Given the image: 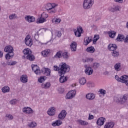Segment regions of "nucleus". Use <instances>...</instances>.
<instances>
[{"label": "nucleus", "instance_id": "nucleus-30", "mask_svg": "<svg viewBox=\"0 0 128 128\" xmlns=\"http://www.w3.org/2000/svg\"><path fill=\"white\" fill-rule=\"evenodd\" d=\"M50 83L48 82L46 83L45 84H42V88H45V89L50 88Z\"/></svg>", "mask_w": 128, "mask_h": 128}, {"label": "nucleus", "instance_id": "nucleus-17", "mask_svg": "<svg viewBox=\"0 0 128 128\" xmlns=\"http://www.w3.org/2000/svg\"><path fill=\"white\" fill-rule=\"evenodd\" d=\"M76 42H72L70 45V50L72 52H76Z\"/></svg>", "mask_w": 128, "mask_h": 128}, {"label": "nucleus", "instance_id": "nucleus-54", "mask_svg": "<svg viewBox=\"0 0 128 128\" xmlns=\"http://www.w3.org/2000/svg\"><path fill=\"white\" fill-rule=\"evenodd\" d=\"M115 79L118 82H120L122 81V77L120 78L118 75L115 76Z\"/></svg>", "mask_w": 128, "mask_h": 128}, {"label": "nucleus", "instance_id": "nucleus-57", "mask_svg": "<svg viewBox=\"0 0 128 128\" xmlns=\"http://www.w3.org/2000/svg\"><path fill=\"white\" fill-rule=\"evenodd\" d=\"M34 72L36 74H40V69L39 68L38 70H36Z\"/></svg>", "mask_w": 128, "mask_h": 128}, {"label": "nucleus", "instance_id": "nucleus-63", "mask_svg": "<svg viewBox=\"0 0 128 128\" xmlns=\"http://www.w3.org/2000/svg\"><path fill=\"white\" fill-rule=\"evenodd\" d=\"M116 2H119L120 4H122V0H114Z\"/></svg>", "mask_w": 128, "mask_h": 128}, {"label": "nucleus", "instance_id": "nucleus-42", "mask_svg": "<svg viewBox=\"0 0 128 128\" xmlns=\"http://www.w3.org/2000/svg\"><path fill=\"white\" fill-rule=\"evenodd\" d=\"M46 77L45 76H40L38 79V82H44V80H46Z\"/></svg>", "mask_w": 128, "mask_h": 128}, {"label": "nucleus", "instance_id": "nucleus-1", "mask_svg": "<svg viewBox=\"0 0 128 128\" xmlns=\"http://www.w3.org/2000/svg\"><path fill=\"white\" fill-rule=\"evenodd\" d=\"M60 71L58 72L60 78V82L62 84L64 82H66V80H68V78L66 76H64V74H66V72H68L70 70V66L66 64L64 62H61L60 64Z\"/></svg>", "mask_w": 128, "mask_h": 128}, {"label": "nucleus", "instance_id": "nucleus-47", "mask_svg": "<svg viewBox=\"0 0 128 128\" xmlns=\"http://www.w3.org/2000/svg\"><path fill=\"white\" fill-rule=\"evenodd\" d=\"M55 36L58 38H60V36H62V32L56 30L55 32Z\"/></svg>", "mask_w": 128, "mask_h": 128}, {"label": "nucleus", "instance_id": "nucleus-19", "mask_svg": "<svg viewBox=\"0 0 128 128\" xmlns=\"http://www.w3.org/2000/svg\"><path fill=\"white\" fill-rule=\"evenodd\" d=\"M62 124V122L60 120H56L55 122H52V126H58Z\"/></svg>", "mask_w": 128, "mask_h": 128}, {"label": "nucleus", "instance_id": "nucleus-7", "mask_svg": "<svg viewBox=\"0 0 128 128\" xmlns=\"http://www.w3.org/2000/svg\"><path fill=\"white\" fill-rule=\"evenodd\" d=\"M86 98L88 100H94L96 98V94L94 93H88L86 94Z\"/></svg>", "mask_w": 128, "mask_h": 128}, {"label": "nucleus", "instance_id": "nucleus-61", "mask_svg": "<svg viewBox=\"0 0 128 128\" xmlns=\"http://www.w3.org/2000/svg\"><path fill=\"white\" fill-rule=\"evenodd\" d=\"M92 42H93L94 44H96V42H98V39H96V38H94Z\"/></svg>", "mask_w": 128, "mask_h": 128}, {"label": "nucleus", "instance_id": "nucleus-62", "mask_svg": "<svg viewBox=\"0 0 128 128\" xmlns=\"http://www.w3.org/2000/svg\"><path fill=\"white\" fill-rule=\"evenodd\" d=\"M16 64V62L12 61L11 66H14Z\"/></svg>", "mask_w": 128, "mask_h": 128}, {"label": "nucleus", "instance_id": "nucleus-40", "mask_svg": "<svg viewBox=\"0 0 128 128\" xmlns=\"http://www.w3.org/2000/svg\"><path fill=\"white\" fill-rule=\"evenodd\" d=\"M62 51H59L56 52V54L54 56V58H62Z\"/></svg>", "mask_w": 128, "mask_h": 128}, {"label": "nucleus", "instance_id": "nucleus-48", "mask_svg": "<svg viewBox=\"0 0 128 128\" xmlns=\"http://www.w3.org/2000/svg\"><path fill=\"white\" fill-rule=\"evenodd\" d=\"M61 20H62L60 18H54L52 20V22H56V24H60Z\"/></svg>", "mask_w": 128, "mask_h": 128}, {"label": "nucleus", "instance_id": "nucleus-21", "mask_svg": "<svg viewBox=\"0 0 128 128\" xmlns=\"http://www.w3.org/2000/svg\"><path fill=\"white\" fill-rule=\"evenodd\" d=\"M110 12H119L120 6H114V7L110 8Z\"/></svg>", "mask_w": 128, "mask_h": 128}, {"label": "nucleus", "instance_id": "nucleus-31", "mask_svg": "<svg viewBox=\"0 0 128 128\" xmlns=\"http://www.w3.org/2000/svg\"><path fill=\"white\" fill-rule=\"evenodd\" d=\"M10 87L5 86L2 88V92L6 94V92H10Z\"/></svg>", "mask_w": 128, "mask_h": 128}, {"label": "nucleus", "instance_id": "nucleus-51", "mask_svg": "<svg viewBox=\"0 0 128 128\" xmlns=\"http://www.w3.org/2000/svg\"><path fill=\"white\" fill-rule=\"evenodd\" d=\"M48 11L50 14H55V12H56V10L54 8H52L51 10H48Z\"/></svg>", "mask_w": 128, "mask_h": 128}, {"label": "nucleus", "instance_id": "nucleus-45", "mask_svg": "<svg viewBox=\"0 0 128 128\" xmlns=\"http://www.w3.org/2000/svg\"><path fill=\"white\" fill-rule=\"evenodd\" d=\"M60 64L59 65V67L56 66H54V70H56V72H60Z\"/></svg>", "mask_w": 128, "mask_h": 128}, {"label": "nucleus", "instance_id": "nucleus-9", "mask_svg": "<svg viewBox=\"0 0 128 128\" xmlns=\"http://www.w3.org/2000/svg\"><path fill=\"white\" fill-rule=\"evenodd\" d=\"M120 82L125 84L126 86H128V76L124 75L121 76V81Z\"/></svg>", "mask_w": 128, "mask_h": 128}, {"label": "nucleus", "instance_id": "nucleus-28", "mask_svg": "<svg viewBox=\"0 0 128 128\" xmlns=\"http://www.w3.org/2000/svg\"><path fill=\"white\" fill-rule=\"evenodd\" d=\"M62 58L64 60H68V58H70V54L68 52H64L62 53Z\"/></svg>", "mask_w": 128, "mask_h": 128}, {"label": "nucleus", "instance_id": "nucleus-64", "mask_svg": "<svg viewBox=\"0 0 128 128\" xmlns=\"http://www.w3.org/2000/svg\"><path fill=\"white\" fill-rule=\"evenodd\" d=\"M2 64L4 66V68H6V62H2Z\"/></svg>", "mask_w": 128, "mask_h": 128}, {"label": "nucleus", "instance_id": "nucleus-22", "mask_svg": "<svg viewBox=\"0 0 128 128\" xmlns=\"http://www.w3.org/2000/svg\"><path fill=\"white\" fill-rule=\"evenodd\" d=\"M114 126V122H109L106 124L104 126V128H112Z\"/></svg>", "mask_w": 128, "mask_h": 128}, {"label": "nucleus", "instance_id": "nucleus-13", "mask_svg": "<svg viewBox=\"0 0 128 128\" xmlns=\"http://www.w3.org/2000/svg\"><path fill=\"white\" fill-rule=\"evenodd\" d=\"M106 122V118L102 117L99 118L96 122V124L98 126H104V124Z\"/></svg>", "mask_w": 128, "mask_h": 128}, {"label": "nucleus", "instance_id": "nucleus-33", "mask_svg": "<svg viewBox=\"0 0 128 128\" xmlns=\"http://www.w3.org/2000/svg\"><path fill=\"white\" fill-rule=\"evenodd\" d=\"M108 34L110 38H114V36H116V32L114 31H111L110 32H108Z\"/></svg>", "mask_w": 128, "mask_h": 128}, {"label": "nucleus", "instance_id": "nucleus-58", "mask_svg": "<svg viewBox=\"0 0 128 128\" xmlns=\"http://www.w3.org/2000/svg\"><path fill=\"white\" fill-rule=\"evenodd\" d=\"M94 116L93 115H91L90 114H89V116H88V120H94Z\"/></svg>", "mask_w": 128, "mask_h": 128}, {"label": "nucleus", "instance_id": "nucleus-46", "mask_svg": "<svg viewBox=\"0 0 128 128\" xmlns=\"http://www.w3.org/2000/svg\"><path fill=\"white\" fill-rule=\"evenodd\" d=\"M32 70H34V72L40 68V67H38V66L37 65H32Z\"/></svg>", "mask_w": 128, "mask_h": 128}, {"label": "nucleus", "instance_id": "nucleus-43", "mask_svg": "<svg viewBox=\"0 0 128 128\" xmlns=\"http://www.w3.org/2000/svg\"><path fill=\"white\" fill-rule=\"evenodd\" d=\"M99 94H102L104 96L106 94V91L104 89H100L99 90Z\"/></svg>", "mask_w": 128, "mask_h": 128}, {"label": "nucleus", "instance_id": "nucleus-26", "mask_svg": "<svg viewBox=\"0 0 128 128\" xmlns=\"http://www.w3.org/2000/svg\"><path fill=\"white\" fill-rule=\"evenodd\" d=\"M94 50H96L94 46L88 47L86 49V52H90V54H94Z\"/></svg>", "mask_w": 128, "mask_h": 128}, {"label": "nucleus", "instance_id": "nucleus-27", "mask_svg": "<svg viewBox=\"0 0 128 128\" xmlns=\"http://www.w3.org/2000/svg\"><path fill=\"white\" fill-rule=\"evenodd\" d=\"M116 40L118 42H122L124 40V36L118 34Z\"/></svg>", "mask_w": 128, "mask_h": 128}, {"label": "nucleus", "instance_id": "nucleus-12", "mask_svg": "<svg viewBox=\"0 0 128 128\" xmlns=\"http://www.w3.org/2000/svg\"><path fill=\"white\" fill-rule=\"evenodd\" d=\"M116 48H118V46L116 44H109L108 47V49L112 52L116 50Z\"/></svg>", "mask_w": 128, "mask_h": 128}, {"label": "nucleus", "instance_id": "nucleus-32", "mask_svg": "<svg viewBox=\"0 0 128 128\" xmlns=\"http://www.w3.org/2000/svg\"><path fill=\"white\" fill-rule=\"evenodd\" d=\"M46 22V20L44 19V18L41 16V18L38 19L36 24H42L43 22Z\"/></svg>", "mask_w": 128, "mask_h": 128}, {"label": "nucleus", "instance_id": "nucleus-11", "mask_svg": "<svg viewBox=\"0 0 128 128\" xmlns=\"http://www.w3.org/2000/svg\"><path fill=\"white\" fill-rule=\"evenodd\" d=\"M4 50L8 54H12L14 52V48L11 46H8L4 48Z\"/></svg>", "mask_w": 128, "mask_h": 128}, {"label": "nucleus", "instance_id": "nucleus-8", "mask_svg": "<svg viewBox=\"0 0 128 128\" xmlns=\"http://www.w3.org/2000/svg\"><path fill=\"white\" fill-rule=\"evenodd\" d=\"M66 116V110L61 111L58 116V118L60 120H64Z\"/></svg>", "mask_w": 128, "mask_h": 128}, {"label": "nucleus", "instance_id": "nucleus-37", "mask_svg": "<svg viewBox=\"0 0 128 128\" xmlns=\"http://www.w3.org/2000/svg\"><path fill=\"white\" fill-rule=\"evenodd\" d=\"M112 56H114V58H118V56H120V52L118 51H116V50L112 52Z\"/></svg>", "mask_w": 128, "mask_h": 128}, {"label": "nucleus", "instance_id": "nucleus-10", "mask_svg": "<svg viewBox=\"0 0 128 128\" xmlns=\"http://www.w3.org/2000/svg\"><path fill=\"white\" fill-rule=\"evenodd\" d=\"M56 6H58V4H50L48 3V4L46 6V8L47 10H52V8H54Z\"/></svg>", "mask_w": 128, "mask_h": 128}, {"label": "nucleus", "instance_id": "nucleus-24", "mask_svg": "<svg viewBox=\"0 0 128 128\" xmlns=\"http://www.w3.org/2000/svg\"><path fill=\"white\" fill-rule=\"evenodd\" d=\"M26 58H27V60H28L30 62H34V60L35 58H34V56L31 53L29 55H27L26 56Z\"/></svg>", "mask_w": 128, "mask_h": 128}, {"label": "nucleus", "instance_id": "nucleus-49", "mask_svg": "<svg viewBox=\"0 0 128 128\" xmlns=\"http://www.w3.org/2000/svg\"><path fill=\"white\" fill-rule=\"evenodd\" d=\"M6 118H8V119L10 120H13V119H14V116H12V115L10 114H6Z\"/></svg>", "mask_w": 128, "mask_h": 128}, {"label": "nucleus", "instance_id": "nucleus-41", "mask_svg": "<svg viewBox=\"0 0 128 128\" xmlns=\"http://www.w3.org/2000/svg\"><path fill=\"white\" fill-rule=\"evenodd\" d=\"M88 40H90V37H86L84 39V46H88V44H90V42Z\"/></svg>", "mask_w": 128, "mask_h": 128}, {"label": "nucleus", "instance_id": "nucleus-60", "mask_svg": "<svg viewBox=\"0 0 128 128\" xmlns=\"http://www.w3.org/2000/svg\"><path fill=\"white\" fill-rule=\"evenodd\" d=\"M94 38H96V40H100V36L99 35H94Z\"/></svg>", "mask_w": 128, "mask_h": 128}, {"label": "nucleus", "instance_id": "nucleus-25", "mask_svg": "<svg viewBox=\"0 0 128 128\" xmlns=\"http://www.w3.org/2000/svg\"><path fill=\"white\" fill-rule=\"evenodd\" d=\"M23 54H24V58H26V56H29L32 54V51L30 49H24L23 50Z\"/></svg>", "mask_w": 128, "mask_h": 128}, {"label": "nucleus", "instance_id": "nucleus-56", "mask_svg": "<svg viewBox=\"0 0 128 128\" xmlns=\"http://www.w3.org/2000/svg\"><path fill=\"white\" fill-rule=\"evenodd\" d=\"M58 92L60 94H62L64 92V88H58Z\"/></svg>", "mask_w": 128, "mask_h": 128}, {"label": "nucleus", "instance_id": "nucleus-53", "mask_svg": "<svg viewBox=\"0 0 128 128\" xmlns=\"http://www.w3.org/2000/svg\"><path fill=\"white\" fill-rule=\"evenodd\" d=\"M41 16L44 20H46V18H48V15L46 13H43L42 14Z\"/></svg>", "mask_w": 128, "mask_h": 128}, {"label": "nucleus", "instance_id": "nucleus-35", "mask_svg": "<svg viewBox=\"0 0 128 128\" xmlns=\"http://www.w3.org/2000/svg\"><path fill=\"white\" fill-rule=\"evenodd\" d=\"M79 82L80 84H81L82 86L84 85L86 82V80L84 77L80 78L79 80Z\"/></svg>", "mask_w": 128, "mask_h": 128}, {"label": "nucleus", "instance_id": "nucleus-55", "mask_svg": "<svg viewBox=\"0 0 128 128\" xmlns=\"http://www.w3.org/2000/svg\"><path fill=\"white\" fill-rule=\"evenodd\" d=\"M10 104H16V99L12 100L10 101Z\"/></svg>", "mask_w": 128, "mask_h": 128}, {"label": "nucleus", "instance_id": "nucleus-18", "mask_svg": "<svg viewBox=\"0 0 128 128\" xmlns=\"http://www.w3.org/2000/svg\"><path fill=\"white\" fill-rule=\"evenodd\" d=\"M47 112L49 116H54L56 114V108L54 107H52L48 110Z\"/></svg>", "mask_w": 128, "mask_h": 128}, {"label": "nucleus", "instance_id": "nucleus-4", "mask_svg": "<svg viewBox=\"0 0 128 128\" xmlns=\"http://www.w3.org/2000/svg\"><path fill=\"white\" fill-rule=\"evenodd\" d=\"M74 32L76 36L80 38L82 36V34L84 33V30H82V28L81 26L77 27L76 29L74 30Z\"/></svg>", "mask_w": 128, "mask_h": 128}, {"label": "nucleus", "instance_id": "nucleus-2", "mask_svg": "<svg viewBox=\"0 0 128 128\" xmlns=\"http://www.w3.org/2000/svg\"><path fill=\"white\" fill-rule=\"evenodd\" d=\"M94 4V0H84L83 4V8L84 10H88L90 8H92Z\"/></svg>", "mask_w": 128, "mask_h": 128}, {"label": "nucleus", "instance_id": "nucleus-36", "mask_svg": "<svg viewBox=\"0 0 128 128\" xmlns=\"http://www.w3.org/2000/svg\"><path fill=\"white\" fill-rule=\"evenodd\" d=\"M120 62L116 64L114 66L116 70H117L118 72V70H120Z\"/></svg>", "mask_w": 128, "mask_h": 128}, {"label": "nucleus", "instance_id": "nucleus-52", "mask_svg": "<svg viewBox=\"0 0 128 128\" xmlns=\"http://www.w3.org/2000/svg\"><path fill=\"white\" fill-rule=\"evenodd\" d=\"M94 62V58H86L85 60V62Z\"/></svg>", "mask_w": 128, "mask_h": 128}, {"label": "nucleus", "instance_id": "nucleus-59", "mask_svg": "<svg viewBox=\"0 0 128 128\" xmlns=\"http://www.w3.org/2000/svg\"><path fill=\"white\" fill-rule=\"evenodd\" d=\"M124 44H128V35H127L124 39Z\"/></svg>", "mask_w": 128, "mask_h": 128}, {"label": "nucleus", "instance_id": "nucleus-5", "mask_svg": "<svg viewBox=\"0 0 128 128\" xmlns=\"http://www.w3.org/2000/svg\"><path fill=\"white\" fill-rule=\"evenodd\" d=\"M84 68H86L84 72L88 76H90L94 72V70L92 67L88 66V65H84Z\"/></svg>", "mask_w": 128, "mask_h": 128}, {"label": "nucleus", "instance_id": "nucleus-16", "mask_svg": "<svg viewBox=\"0 0 128 128\" xmlns=\"http://www.w3.org/2000/svg\"><path fill=\"white\" fill-rule=\"evenodd\" d=\"M24 18L26 22H35L36 20V18H34V17L30 16H25Z\"/></svg>", "mask_w": 128, "mask_h": 128}, {"label": "nucleus", "instance_id": "nucleus-39", "mask_svg": "<svg viewBox=\"0 0 128 128\" xmlns=\"http://www.w3.org/2000/svg\"><path fill=\"white\" fill-rule=\"evenodd\" d=\"M28 126H29V128H36V123L34 122H32L30 123H28Z\"/></svg>", "mask_w": 128, "mask_h": 128}, {"label": "nucleus", "instance_id": "nucleus-20", "mask_svg": "<svg viewBox=\"0 0 128 128\" xmlns=\"http://www.w3.org/2000/svg\"><path fill=\"white\" fill-rule=\"evenodd\" d=\"M50 50L48 49L42 52V56H44V58H46L48 56V54H50Z\"/></svg>", "mask_w": 128, "mask_h": 128}, {"label": "nucleus", "instance_id": "nucleus-44", "mask_svg": "<svg viewBox=\"0 0 128 128\" xmlns=\"http://www.w3.org/2000/svg\"><path fill=\"white\" fill-rule=\"evenodd\" d=\"M128 96L126 94H124L122 98V102H126V100H128Z\"/></svg>", "mask_w": 128, "mask_h": 128}, {"label": "nucleus", "instance_id": "nucleus-34", "mask_svg": "<svg viewBox=\"0 0 128 128\" xmlns=\"http://www.w3.org/2000/svg\"><path fill=\"white\" fill-rule=\"evenodd\" d=\"M100 66V63L96 62L92 64V68H94V70H98Z\"/></svg>", "mask_w": 128, "mask_h": 128}, {"label": "nucleus", "instance_id": "nucleus-3", "mask_svg": "<svg viewBox=\"0 0 128 128\" xmlns=\"http://www.w3.org/2000/svg\"><path fill=\"white\" fill-rule=\"evenodd\" d=\"M76 90H70L66 94V100H72V98H74L76 96Z\"/></svg>", "mask_w": 128, "mask_h": 128}, {"label": "nucleus", "instance_id": "nucleus-38", "mask_svg": "<svg viewBox=\"0 0 128 128\" xmlns=\"http://www.w3.org/2000/svg\"><path fill=\"white\" fill-rule=\"evenodd\" d=\"M11 53H8L6 54L5 58L6 60H10V58H12L14 54H10Z\"/></svg>", "mask_w": 128, "mask_h": 128}, {"label": "nucleus", "instance_id": "nucleus-29", "mask_svg": "<svg viewBox=\"0 0 128 128\" xmlns=\"http://www.w3.org/2000/svg\"><path fill=\"white\" fill-rule=\"evenodd\" d=\"M78 122L80 126H88V122L82 120H78Z\"/></svg>", "mask_w": 128, "mask_h": 128}, {"label": "nucleus", "instance_id": "nucleus-14", "mask_svg": "<svg viewBox=\"0 0 128 128\" xmlns=\"http://www.w3.org/2000/svg\"><path fill=\"white\" fill-rule=\"evenodd\" d=\"M42 72H44L45 76H50V69L48 68H43L42 70Z\"/></svg>", "mask_w": 128, "mask_h": 128}, {"label": "nucleus", "instance_id": "nucleus-6", "mask_svg": "<svg viewBox=\"0 0 128 128\" xmlns=\"http://www.w3.org/2000/svg\"><path fill=\"white\" fill-rule=\"evenodd\" d=\"M24 42L26 46H32V40L30 36H27L24 40Z\"/></svg>", "mask_w": 128, "mask_h": 128}, {"label": "nucleus", "instance_id": "nucleus-50", "mask_svg": "<svg viewBox=\"0 0 128 128\" xmlns=\"http://www.w3.org/2000/svg\"><path fill=\"white\" fill-rule=\"evenodd\" d=\"M16 18V14H13L9 16L10 20H14V18Z\"/></svg>", "mask_w": 128, "mask_h": 128}, {"label": "nucleus", "instance_id": "nucleus-23", "mask_svg": "<svg viewBox=\"0 0 128 128\" xmlns=\"http://www.w3.org/2000/svg\"><path fill=\"white\" fill-rule=\"evenodd\" d=\"M20 80L22 82H23V84H26V82H28V76L22 75L20 77Z\"/></svg>", "mask_w": 128, "mask_h": 128}, {"label": "nucleus", "instance_id": "nucleus-15", "mask_svg": "<svg viewBox=\"0 0 128 128\" xmlns=\"http://www.w3.org/2000/svg\"><path fill=\"white\" fill-rule=\"evenodd\" d=\"M23 112H24L25 114H32L34 112V110H32V109L28 107H25L22 109Z\"/></svg>", "mask_w": 128, "mask_h": 128}]
</instances>
